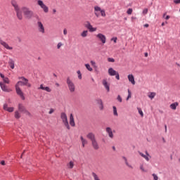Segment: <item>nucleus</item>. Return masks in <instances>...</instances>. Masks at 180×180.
Returning a JSON list of instances; mask_svg holds the SVG:
<instances>
[{
    "label": "nucleus",
    "mask_w": 180,
    "mask_h": 180,
    "mask_svg": "<svg viewBox=\"0 0 180 180\" xmlns=\"http://www.w3.org/2000/svg\"><path fill=\"white\" fill-rule=\"evenodd\" d=\"M11 5L13 6L14 11H15L16 13V16L19 20H22V19H23V14L27 19H31V18L33 17V11L26 6H22L20 10L19 4H18V1H16V0H11Z\"/></svg>",
    "instance_id": "f257e3e1"
},
{
    "label": "nucleus",
    "mask_w": 180,
    "mask_h": 180,
    "mask_svg": "<svg viewBox=\"0 0 180 180\" xmlns=\"http://www.w3.org/2000/svg\"><path fill=\"white\" fill-rule=\"evenodd\" d=\"M19 79H22V81H19L15 84V91L16 94L20 96L21 99L22 101H25V98L23 95V91H22V89H20V86H25L27 84V82H29V79H26L25 77H18Z\"/></svg>",
    "instance_id": "f03ea898"
},
{
    "label": "nucleus",
    "mask_w": 180,
    "mask_h": 180,
    "mask_svg": "<svg viewBox=\"0 0 180 180\" xmlns=\"http://www.w3.org/2000/svg\"><path fill=\"white\" fill-rule=\"evenodd\" d=\"M87 139L91 141V146L94 150H96L98 151L99 148H101L99 146V143H98V141L96 140V138L95 137V134L90 132L86 135Z\"/></svg>",
    "instance_id": "7ed1b4c3"
},
{
    "label": "nucleus",
    "mask_w": 180,
    "mask_h": 180,
    "mask_svg": "<svg viewBox=\"0 0 180 180\" xmlns=\"http://www.w3.org/2000/svg\"><path fill=\"white\" fill-rule=\"evenodd\" d=\"M66 84L68 85L70 92H71L72 94L75 92V84L70 77L67 78Z\"/></svg>",
    "instance_id": "20e7f679"
},
{
    "label": "nucleus",
    "mask_w": 180,
    "mask_h": 180,
    "mask_svg": "<svg viewBox=\"0 0 180 180\" xmlns=\"http://www.w3.org/2000/svg\"><path fill=\"white\" fill-rule=\"evenodd\" d=\"M60 119L64 124L68 130H70V124H68V119L67 118V114L65 112H61L60 114Z\"/></svg>",
    "instance_id": "39448f33"
},
{
    "label": "nucleus",
    "mask_w": 180,
    "mask_h": 180,
    "mask_svg": "<svg viewBox=\"0 0 180 180\" xmlns=\"http://www.w3.org/2000/svg\"><path fill=\"white\" fill-rule=\"evenodd\" d=\"M37 5L44 11V13H49V7L45 5L42 0H37Z\"/></svg>",
    "instance_id": "423d86ee"
},
{
    "label": "nucleus",
    "mask_w": 180,
    "mask_h": 180,
    "mask_svg": "<svg viewBox=\"0 0 180 180\" xmlns=\"http://www.w3.org/2000/svg\"><path fill=\"white\" fill-rule=\"evenodd\" d=\"M37 30L39 33H41L42 34H44L46 33V30L44 28V25L41 22V21H38L37 22Z\"/></svg>",
    "instance_id": "0eeeda50"
},
{
    "label": "nucleus",
    "mask_w": 180,
    "mask_h": 180,
    "mask_svg": "<svg viewBox=\"0 0 180 180\" xmlns=\"http://www.w3.org/2000/svg\"><path fill=\"white\" fill-rule=\"evenodd\" d=\"M138 153L141 155V157L146 160V161H150L151 156L150 155V154H148V152L147 150L145 152V154L140 151H139Z\"/></svg>",
    "instance_id": "6e6552de"
},
{
    "label": "nucleus",
    "mask_w": 180,
    "mask_h": 180,
    "mask_svg": "<svg viewBox=\"0 0 180 180\" xmlns=\"http://www.w3.org/2000/svg\"><path fill=\"white\" fill-rule=\"evenodd\" d=\"M97 39H98L103 44H105L106 43V37L103 34H98L96 35Z\"/></svg>",
    "instance_id": "1a4fd4ad"
},
{
    "label": "nucleus",
    "mask_w": 180,
    "mask_h": 180,
    "mask_svg": "<svg viewBox=\"0 0 180 180\" xmlns=\"http://www.w3.org/2000/svg\"><path fill=\"white\" fill-rule=\"evenodd\" d=\"M0 86L2 89V91H4V92H12V89L8 88L6 86V85L5 84V83L4 82H0Z\"/></svg>",
    "instance_id": "9d476101"
},
{
    "label": "nucleus",
    "mask_w": 180,
    "mask_h": 180,
    "mask_svg": "<svg viewBox=\"0 0 180 180\" xmlns=\"http://www.w3.org/2000/svg\"><path fill=\"white\" fill-rule=\"evenodd\" d=\"M94 11L95 12H100L101 14V16H103V18L106 16V13H105V10L101 9V7L98 6L94 7Z\"/></svg>",
    "instance_id": "9b49d317"
},
{
    "label": "nucleus",
    "mask_w": 180,
    "mask_h": 180,
    "mask_svg": "<svg viewBox=\"0 0 180 180\" xmlns=\"http://www.w3.org/2000/svg\"><path fill=\"white\" fill-rule=\"evenodd\" d=\"M105 131L108 134V137H110V139H113L115 137V135H113V131H112V128L109 127H106Z\"/></svg>",
    "instance_id": "f8f14e48"
},
{
    "label": "nucleus",
    "mask_w": 180,
    "mask_h": 180,
    "mask_svg": "<svg viewBox=\"0 0 180 180\" xmlns=\"http://www.w3.org/2000/svg\"><path fill=\"white\" fill-rule=\"evenodd\" d=\"M96 103L97 105H98V108H99L100 110H103V101H102V99L97 98L96 100Z\"/></svg>",
    "instance_id": "ddd939ff"
},
{
    "label": "nucleus",
    "mask_w": 180,
    "mask_h": 180,
    "mask_svg": "<svg viewBox=\"0 0 180 180\" xmlns=\"http://www.w3.org/2000/svg\"><path fill=\"white\" fill-rule=\"evenodd\" d=\"M86 27L89 30V32H96V28L92 27V25H91V22H87L86 24Z\"/></svg>",
    "instance_id": "4468645a"
},
{
    "label": "nucleus",
    "mask_w": 180,
    "mask_h": 180,
    "mask_svg": "<svg viewBox=\"0 0 180 180\" xmlns=\"http://www.w3.org/2000/svg\"><path fill=\"white\" fill-rule=\"evenodd\" d=\"M38 89H41L42 91H46V92H51V89L49 86H44V84H40Z\"/></svg>",
    "instance_id": "2eb2a0df"
},
{
    "label": "nucleus",
    "mask_w": 180,
    "mask_h": 180,
    "mask_svg": "<svg viewBox=\"0 0 180 180\" xmlns=\"http://www.w3.org/2000/svg\"><path fill=\"white\" fill-rule=\"evenodd\" d=\"M4 110H6L7 112H12L13 110H15V108L13 107H8V104L4 105Z\"/></svg>",
    "instance_id": "dca6fc26"
},
{
    "label": "nucleus",
    "mask_w": 180,
    "mask_h": 180,
    "mask_svg": "<svg viewBox=\"0 0 180 180\" xmlns=\"http://www.w3.org/2000/svg\"><path fill=\"white\" fill-rule=\"evenodd\" d=\"M70 124L72 127H75V122L74 121V115H72V114L70 115Z\"/></svg>",
    "instance_id": "f3484780"
},
{
    "label": "nucleus",
    "mask_w": 180,
    "mask_h": 180,
    "mask_svg": "<svg viewBox=\"0 0 180 180\" xmlns=\"http://www.w3.org/2000/svg\"><path fill=\"white\" fill-rule=\"evenodd\" d=\"M117 73V72L116 70H113V68H110L108 69V74L111 77H115V75H116Z\"/></svg>",
    "instance_id": "a211bd4d"
},
{
    "label": "nucleus",
    "mask_w": 180,
    "mask_h": 180,
    "mask_svg": "<svg viewBox=\"0 0 180 180\" xmlns=\"http://www.w3.org/2000/svg\"><path fill=\"white\" fill-rule=\"evenodd\" d=\"M8 65L11 68V70H13L15 68V60L13 59H9L8 60Z\"/></svg>",
    "instance_id": "6ab92c4d"
},
{
    "label": "nucleus",
    "mask_w": 180,
    "mask_h": 180,
    "mask_svg": "<svg viewBox=\"0 0 180 180\" xmlns=\"http://www.w3.org/2000/svg\"><path fill=\"white\" fill-rule=\"evenodd\" d=\"M26 110V108L23 106V104L22 103H19L18 104V110L19 112H20L21 113H23Z\"/></svg>",
    "instance_id": "aec40b11"
},
{
    "label": "nucleus",
    "mask_w": 180,
    "mask_h": 180,
    "mask_svg": "<svg viewBox=\"0 0 180 180\" xmlns=\"http://www.w3.org/2000/svg\"><path fill=\"white\" fill-rule=\"evenodd\" d=\"M80 140L82 141V147H85L86 144H88V141L85 139H84V136H80Z\"/></svg>",
    "instance_id": "412c9836"
},
{
    "label": "nucleus",
    "mask_w": 180,
    "mask_h": 180,
    "mask_svg": "<svg viewBox=\"0 0 180 180\" xmlns=\"http://www.w3.org/2000/svg\"><path fill=\"white\" fill-rule=\"evenodd\" d=\"M155 95H157V94L155 92H149L148 94V97L149 99H154V98H155Z\"/></svg>",
    "instance_id": "4be33fe9"
},
{
    "label": "nucleus",
    "mask_w": 180,
    "mask_h": 180,
    "mask_svg": "<svg viewBox=\"0 0 180 180\" xmlns=\"http://www.w3.org/2000/svg\"><path fill=\"white\" fill-rule=\"evenodd\" d=\"M103 85L105 86V89H107L108 92L110 91L109 84L106 79L103 80Z\"/></svg>",
    "instance_id": "5701e85b"
},
{
    "label": "nucleus",
    "mask_w": 180,
    "mask_h": 180,
    "mask_svg": "<svg viewBox=\"0 0 180 180\" xmlns=\"http://www.w3.org/2000/svg\"><path fill=\"white\" fill-rule=\"evenodd\" d=\"M128 79L129 82H131L133 84V85L136 84V82H134V77L132 75H128Z\"/></svg>",
    "instance_id": "b1692460"
},
{
    "label": "nucleus",
    "mask_w": 180,
    "mask_h": 180,
    "mask_svg": "<svg viewBox=\"0 0 180 180\" xmlns=\"http://www.w3.org/2000/svg\"><path fill=\"white\" fill-rule=\"evenodd\" d=\"M122 160H124V161L125 162L126 165L127 167H129V168L133 169V167L130 164H129V162H127V158H126V157L123 156Z\"/></svg>",
    "instance_id": "393cba45"
},
{
    "label": "nucleus",
    "mask_w": 180,
    "mask_h": 180,
    "mask_svg": "<svg viewBox=\"0 0 180 180\" xmlns=\"http://www.w3.org/2000/svg\"><path fill=\"white\" fill-rule=\"evenodd\" d=\"M176 106H178V103L175 102V103H173L170 105V108L173 110H176Z\"/></svg>",
    "instance_id": "a878e982"
},
{
    "label": "nucleus",
    "mask_w": 180,
    "mask_h": 180,
    "mask_svg": "<svg viewBox=\"0 0 180 180\" xmlns=\"http://www.w3.org/2000/svg\"><path fill=\"white\" fill-rule=\"evenodd\" d=\"M85 67H86V70H88V71H90V72L94 71V69H92V68L91 67V65L86 63V64H85Z\"/></svg>",
    "instance_id": "bb28decb"
},
{
    "label": "nucleus",
    "mask_w": 180,
    "mask_h": 180,
    "mask_svg": "<svg viewBox=\"0 0 180 180\" xmlns=\"http://www.w3.org/2000/svg\"><path fill=\"white\" fill-rule=\"evenodd\" d=\"M14 116L15 119H20V112H19V111H15Z\"/></svg>",
    "instance_id": "cd10ccee"
},
{
    "label": "nucleus",
    "mask_w": 180,
    "mask_h": 180,
    "mask_svg": "<svg viewBox=\"0 0 180 180\" xmlns=\"http://www.w3.org/2000/svg\"><path fill=\"white\" fill-rule=\"evenodd\" d=\"M82 37H86L88 36V30H84L81 34Z\"/></svg>",
    "instance_id": "c85d7f7f"
},
{
    "label": "nucleus",
    "mask_w": 180,
    "mask_h": 180,
    "mask_svg": "<svg viewBox=\"0 0 180 180\" xmlns=\"http://www.w3.org/2000/svg\"><path fill=\"white\" fill-rule=\"evenodd\" d=\"M137 109L139 115H141V117H144V113L143 112V110H141V108H138Z\"/></svg>",
    "instance_id": "c756f323"
},
{
    "label": "nucleus",
    "mask_w": 180,
    "mask_h": 180,
    "mask_svg": "<svg viewBox=\"0 0 180 180\" xmlns=\"http://www.w3.org/2000/svg\"><path fill=\"white\" fill-rule=\"evenodd\" d=\"M112 109L114 116H117V109L116 108V106H113Z\"/></svg>",
    "instance_id": "7c9ffc66"
},
{
    "label": "nucleus",
    "mask_w": 180,
    "mask_h": 180,
    "mask_svg": "<svg viewBox=\"0 0 180 180\" xmlns=\"http://www.w3.org/2000/svg\"><path fill=\"white\" fill-rule=\"evenodd\" d=\"M92 176L94 177V180H101V179H99V176H98L95 172H93L92 173Z\"/></svg>",
    "instance_id": "2f4dec72"
},
{
    "label": "nucleus",
    "mask_w": 180,
    "mask_h": 180,
    "mask_svg": "<svg viewBox=\"0 0 180 180\" xmlns=\"http://www.w3.org/2000/svg\"><path fill=\"white\" fill-rule=\"evenodd\" d=\"M22 113H24L27 116H32V114L30 113V112H29V110H27V109Z\"/></svg>",
    "instance_id": "473e14b6"
},
{
    "label": "nucleus",
    "mask_w": 180,
    "mask_h": 180,
    "mask_svg": "<svg viewBox=\"0 0 180 180\" xmlns=\"http://www.w3.org/2000/svg\"><path fill=\"white\" fill-rule=\"evenodd\" d=\"M131 98V92L130 91V89H128V96L127 98V101H129Z\"/></svg>",
    "instance_id": "72a5a7b5"
},
{
    "label": "nucleus",
    "mask_w": 180,
    "mask_h": 180,
    "mask_svg": "<svg viewBox=\"0 0 180 180\" xmlns=\"http://www.w3.org/2000/svg\"><path fill=\"white\" fill-rule=\"evenodd\" d=\"M3 81L4 82V84H9V78L8 77H5L4 79H3Z\"/></svg>",
    "instance_id": "f704fd0d"
},
{
    "label": "nucleus",
    "mask_w": 180,
    "mask_h": 180,
    "mask_svg": "<svg viewBox=\"0 0 180 180\" xmlns=\"http://www.w3.org/2000/svg\"><path fill=\"white\" fill-rule=\"evenodd\" d=\"M79 79H82V75L81 74V71L78 70L77 72Z\"/></svg>",
    "instance_id": "c9c22d12"
},
{
    "label": "nucleus",
    "mask_w": 180,
    "mask_h": 180,
    "mask_svg": "<svg viewBox=\"0 0 180 180\" xmlns=\"http://www.w3.org/2000/svg\"><path fill=\"white\" fill-rule=\"evenodd\" d=\"M110 41H113L114 43H117V37H114L110 39Z\"/></svg>",
    "instance_id": "e433bc0d"
},
{
    "label": "nucleus",
    "mask_w": 180,
    "mask_h": 180,
    "mask_svg": "<svg viewBox=\"0 0 180 180\" xmlns=\"http://www.w3.org/2000/svg\"><path fill=\"white\" fill-rule=\"evenodd\" d=\"M0 44H1V46H8V44H6L5 41H2L1 38H0Z\"/></svg>",
    "instance_id": "4c0bfd02"
},
{
    "label": "nucleus",
    "mask_w": 180,
    "mask_h": 180,
    "mask_svg": "<svg viewBox=\"0 0 180 180\" xmlns=\"http://www.w3.org/2000/svg\"><path fill=\"white\" fill-rule=\"evenodd\" d=\"M132 13H133V9H131V8H129V9L127 10V13L128 15H131Z\"/></svg>",
    "instance_id": "58836bf2"
},
{
    "label": "nucleus",
    "mask_w": 180,
    "mask_h": 180,
    "mask_svg": "<svg viewBox=\"0 0 180 180\" xmlns=\"http://www.w3.org/2000/svg\"><path fill=\"white\" fill-rule=\"evenodd\" d=\"M69 168H74V162H70L69 165H68Z\"/></svg>",
    "instance_id": "ea45409f"
},
{
    "label": "nucleus",
    "mask_w": 180,
    "mask_h": 180,
    "mask_svg": "<svg viewBox=\"0 0 180 180\" xmlns=\"http://www.w3.org/2000/svg\"><path fill=\"white\" fill-rule=\"evenodd\" d=\"M108 61L109 63H115V60L112 58H108Z\"/></svg>",
    "instance_id": "a19ab883"
},
{
    "label": "nucleus",
    "mask_w": 180,
    "mask_h": 180,
    "mask_svg": "<svg viewBox=\"0 0 180 180\" xmlns=\"http://www.w3.org/2000/svg\"><path fill=\"white\" fill-rule=\"evenodd\" d=\"M152 175L153 176L154 180H158V176H157V174H153Z\"/></svg>",
    "instance_id": "79ce46f5"
},
{
    "label": "nucleus",
    "mask_w": 180,
    "mask_h": 180,
    "mask_svg": "<svg viewBox=\"0 0 180 180\" xmlns=\"http://www.w3.org/2000/svg\"><path fill=\"white\" fill-rule=\"evenodd\" d=\"M140 169H141V171H143V172H147V170L146 169H144L143 165L140 166Z\"/></svg>",
    "instance_id": "37998d69"
},
{
    "label": "nucleus",
    "mask_w": 180,
    "mask_h": 180,
    "mask_svg": "<svg viewBox=\"0 0 180 180\" xmlns=\"http://www.w3.org/2000/svg\"><path fill=\"white\" fill-rule=\"evenodd\" d=\"M53 113H54V109L53 108H51L49 112V115H53Z\"/></svg>",
    "instance_id": "c03bdc74"
},
{
    "label": "nucleus",
    "mask_w": 180,
    "mask_h": 180,
    "mask_svg": "<svg viewBox=\"0 0 180 180\" xmlns=\"http://www.w3.org/2000/svg\"><path fill=\"white\" fill-rule=\"evenodd\" d=\"M117 99V101H118L119 102L122 103V97L120 96V95H118Z\"/></svg>",
    "instance_id": "a18cd8bd"
},
{
    "label": "nucleus",
    "mask_w": 180,
    "mask_h": 180,
    "mask_svg": "<svg viewBox=\"0 0 180 180\" xmlns=\"http://www.w3.org/2000/svg\"><path fill=\"white\" fill-rule=\"evenodd\" d=\"M90 63H91V65H93V67H96V63H95V61L91 60Z\"/></svg>",
    "instance_id": "49530a36"
},
{
    "label": "nucleus",
    "mask_w": 180,
    "mask_h": 180,
    "mask_svg": "<svg viewBox=\"0 0 180 180\" xmlns=\"http://www.w3.org/2000/svg\"><path fill=\"white\" fill-rule=\"evenodd\" d=\"M116 79H120V77L119 76V72H117V74L115 75Z\"/></svg>",
    "instance_id": "de8ad7c7"
},
{
    "label": "nucleus",
    "mask_w": 180,
    "mask_h": 180,
    "mask_svg": "<svg viewBox=\"0 0 180 180\" xmlns=\"http://www.w3.org/2000/svg\"><path fill=\"white\" fill-rule=\"evenodd\" d=\"M67 33H68V31H67L66 28H65V29L63 30V34H64L65 36H67Z\"/></svg>",
    "instance_id": "09e8293b"
},
{
    "label": "nucleus",
    "mask_w": 180,
    "mask_h": 180,
    "mask_svg": "<svg viewBox=\"0 0 180 180\" xmlns=\"http://www.w3.org/2000/svg\"><path fill=\"white\" fill-rule=\"evenodd\" d=\"M5 48L7 49V50H12V46H6Z\"/></svg>",
    "instance_id": "8fccbe9b"
},
{
    "label": "nucleus",
    "mask_w": 180,
    "mask_h": 180,
    "mask_svg": "<svg viewBox=\"0 0 180 180\" xmlns=\"http://www.w3.org/2000/svg\"><path fill=\"white\" fill-rule=\"evenodd\" d=\"M148 12V9H147V8H145V9L143 11V13H144L145 15L147 14Z\"/></svg>",
    "instance_id": "3c124183"
},
{
    "label": "nucleus",
    "mask_w": 180,
    "mask_h": 180,
    "mask_svg": "<svg viewBox=\"0 0 180 180\" xmlns=\"http://www.w3.org/2000/svg\"><path fill=\"white\" fill-rule=\"evenodd\" d=\"M26 86H28V88H30V86H32V84H30V83H29V82H27V84H25Z\"/></svg>",
    "instance_id": "603ef678"
},
{
    "label": "nucleus",
    "mask_w": 180,
    "mask_h": 180,
    "mask_svg": "<svg viewBox=\"0 0 180 180\" xmlns=\"http://www.w3.org/2000/svg\"><path fill=\"white\" fill-rule=\"evenodd\" d=\"M98 11H95V15H96V16L97 17V18H99V13H98Z\"/></svg>",
    "instance_id": "864d4df0"
},
{
    "label": "nucleus",
    "mask_w": 180,
    "mask_h": 180,
    "mask_svg": "<svg viewBox=\"0 0 180 180\" xmlns=\"http://www.w3.org/2000/svg\"><path fill=\"white\" fill-rule=\"evenodd\" d=\"M0 77L1 78H2V79H4L5 77V75H4L2 73H0Z\"/></svg>",
    "instance_id": "5fc2aeb1"
},
{
    "label": "nucleus",
    "mask_w": 180,
    "mask_h": 180,
    "mask_svg": "<svg viewBox=\"0 0 180 180\" xmlns=\"http://www.w3.org/2000/svg\"><path fill=\"white\" fill-rule=\"evenodd\" d=\"M17 41H18L19 43H20V41H22V39H20V37H18V38H17Z\"/></svg>",
    "instance_id": "6e6d98bb"
},
{
    "label": "nucleus",
    "mask_w": 180,
    "mask_h": 180,
    "mask_svg": "<svg viewBox=\"0 0 180 180\" xmlns=\"http://www.w3.org/2000/svg\"><path fill=\"white\" fill-rule=\"evenodd\" d=\"M174 4H180V0H174Z\"/></svg>",
    "instance_id": "4d7b16f0"
},
{
    "label": "nucleus",
    "mask_w": 180,
    "mask_h": 180,
    "mask_svg": "<svg viewBox=\"0 0 180 180\" xmlns=\"http://www.w3.org/2000/svg\"><path fill=\"white\" fill-rule=\"evenodd\" d=\"M144 56H145V57H148V53L146 52V53H144Z\"/></svg>",
    "instance_id": "13d9d810"
},
{
    "label": "nucleus",
    "mask_w": 180,
    "mask_h": 180,
    "mask_svg": "<svg viewBox=\"0 0 180 180\" xmlns=\"http://www.w3.org/2000/svg\"><path fill=\"white\" fill-rule=\"evenodd\" d=\"M1 165H5V162H4V160H2V161L1 162Z\"/></svg>",
    "instance_id": "bf43d9fd"
},
{
    "label": "nucleus",
    "mask_w": 180,
    "mask_h": 180,
    "mask_svg": "<svg viewBox=\"0 0 180 180\" xmlns=\"http://www.w3.org/2000/svg\"><path fill=\"white\" fill-rule=\"evenodd\" d=\"M143 26L144 27H148L150 25L148 24H145Z\"/></svg>",
    "instance_id": "052dcab7"
},
{
    "label": "nucleus",
    "mask_w": 180,
    "mask_h": 180,
    "mask_svg": "<svg viewBox=\"0 0 180 180\" xmlns=\"http://www.w3.org/2000/svg\"><path fill=\"white\" fill-rule=\"evenodd\" d=\"M165 19H166V20H168V19H169V15H167V16L165 17Z\"/></svg>",
    "instance_id": "680f3d73"
},
{
    "label": "nucleus",
    "mask_w": 180,
    "mask_h": 180,
    "mask_svg": "<svg viewBox=\"0 0 180 180\" xmlns=\"http://www.w3.org/2000/svg\"><path fill=\"white\" fill-rule=\"evenodd\" d=\"M112 150H113V151H116V147L112 146Z\"/></svg>",
    "instance_id": "e2e57ef3"
},
{
    "label": "nucleus",
    "mask_w": 180,
    "mask_h": 180,
    "mask_svg": "<svg viewBox=\"0 0 180 180\" xmlns=\"http://www.w3.org/2000/svg\"><path fill=\"white\" fill-rule=\"evenodd\" d=\"M53 13H56V12H57V10H56V8L53 9Z\"/></svg>",
    "instance_id": "0e129e2a"
},
{
    "label": "nucleus",
    "mask_w": 180,
    "mask_h": 180,
    "mask_svg": "<svg viewBox=\"0 0 180 180\" xmlns=\"http://www.w3.org/2000/svg\"><path fill=\"white\" fill-rule=\"evenodd\" d=\"M58 46H63V44H62L61 42H59V43L58 44Z\"/></svg>",
    "instance_id": "69168bd1"
},
{
    "label": "nucleus",
    "mask_w": 180,
    "mask_h": 180,
    "mask_svg": "<svg viewBox=\"0 0 180 180\" xmlns=\"http://www.w3.org/2000/svg\"><path fill=\"white\" fill-rule=\"evenodd\" d=\"M165 133H167V125H165Z\"/></svg>",
    "instance_id": "338daca9"
},
{
    "label": "nucleus",
    "mask_w": 180,
    "mask_h": 180,
    "mask_svg": "<svg viewBox=\"0 0 180 180\" xmlns=\"http://www.w3.org/2000/svg\"><path fill=\"white\" fill-rule=\"evenodd\" d=\"M161 26H165V22H162Z\"/></svg>",
    "instance_id": "774afa93"
}]
</instances>
